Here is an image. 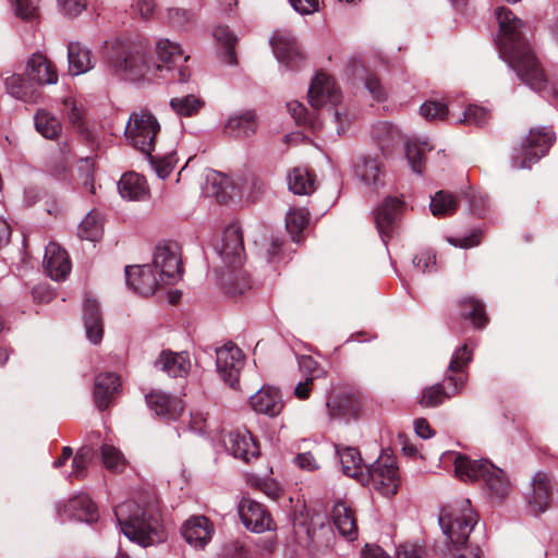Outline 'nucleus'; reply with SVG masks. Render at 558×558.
Wrapping results in <instances>:
<instances>
[{
	"instance_id": "1",
	"label": "nucleus",
	"mask_w": 558,
	"mask_h": 558,
	"mask_svg": "<svg viewBox=\"0 0 558 558\" xmlns=\"http://www.w3.org/2000/svg\"><path fill=\"white\" fill-rule=\"evenodd\" d=\"M496 17L499 25L496 45L500 57L515 71L524 84L541 92L546 85V76L525 36L526 24L505 7L496 10Z\"/></svg>"
},
{
	"instance_id": "2",
	"label": "nucleus",
	"mask_w": 558,
	"mask_h": 558,
	"mask_svg": "<svg viewBox=\"0 0 558 558\" xmlns=\"http://www.w3.org/2000/svg\"><path fill=\"white\" fill-rule=\"evenodd\" d=\"M476 522L477 517L471 509L470 500L462 501L459 507L441 510L439 524L448 541L442 553L445 558H481L480 547L466 545Z\"/></svg>"
},
{
	"instance_id": "3",
	"label": "nucleus",
	"mask_w": 558,
	"mask_h": 558,
	"mask_svg": "<svg viewBox=\"0 0 558 558\" xmlns=\"http://www.w3.org/2000/svg\"><path fill=\"white\" fill-rule=\"evenodd\" d=\"M114 517L121 532L142 547L166 539V531L157 511L141 509L133 502H124L116 507Z\"/></svg>"
},
{
	"instance_id": "4",
	"label": "nucleus",
	"mask_w": 558,
	"mask_h": 558,
	"mask_svg": "<svg viewBox=\"0 0 558 558\" xmlns=\"http://www.w3.org/2000/svg\"><path fill=\"white\" fill-rule=\"evenodd\" d=\"M107 64L118 77L130 81H155L163 77L161 64H151L146 52L137 47L119 45L107 57Z\"/></svg>"
},
{
	"instance_id": "5",
	"label": "nucleus",
	"mask_w": 558,
	"mask_h": 558,
	"mask_svg": "<svg viewBox=\"0 0 558 558\" xmlns=\"http://www.w3.org/2000/svg\"><path fill=\"white\" fill-rule=\"evenodd\" d=\"M341 93L336 81L326 73H317L308 89V101L315 109L330 106L332 117L337 123V132L341 134L349 124L345 110L340 107Z\"/></svg>"
},
{
	"instance_id": "6",
	"label": "nucleus",
	"mask_w": 558,
	"mask_h": 558,
	"mask_svg": "<svg viewBox=\"0 0 558 558\" xmlns=\"http://www.w3.org/2000/svg\"><path fill=\"white\" fill-rule=\"evenodd\" d=\"M362 485H371L374 490L385 497L395 496L400 486V474L397 459L383 451L378 459L366 468L361 477Z\"/></svg>"
},
{
	"instance_id": "7",
	"label": "nucleus",
	"mask_w": 558,
	"mask_h": 558,
	"mask_svg": "<svg viewBox=\"0 0 558 558\" xmlns=\"http://www.w3.org/2000/svg\"><path fill=\"white\" fill-rule=\"evenodd\" d=\"M555 142V135L549 129H532L519 147L512 154V167L517 169L530 168L537 162Z\"/></svg>"
},
{
	"instance_id": "8",
	"label": "nucleus",
	"mask_w": 558,
	"mask_h": 558,
	"mask_svg": "<svg viewBox=\"0 0 558 558\" xmlns=\"http://www.w3.org/2000/svg\"><path fill=\"white\" fill-rule=\"evenodd\" d=\"M160 125L154 114L147 110H138L130 116L125 128V136L131 145L144 155H149Z\"/></svg>"
},
{
	"instance_id": "9",
	"label": "nucleus",
	"mask_w": 558,
	"mask_h": 558,
	"mask_svg": "<svg viewBox=\"0 0 558 558\" xmlns=\"http://www.w3.org/2000/svg\"><path fill=\"white\" fill-rule=\"evenodd\" d=\"M156 53L158 64L162 66V78L178 80L181 83L189 81L191 72L187 66H179L178 63L183 60L187 61L189 56H183V50L179 44L169 39H159L156 44Z\"/></svg>"
},
{
	"instance_id": "10",
	"label": "nucleus",
	"mask_w": 558,
	"mask_h": 558,
	"mask_svg": "<svg viewBox=\"0 0 558 558\" xmlns=\"http://www.w3.org/2000/svg\"><path fill=\"white\" fill-rule=\"evenodd\" d=\"M153 269L161 283L174 284L182 277L179 247L175 243H163L156 246Z\"/></svg>"
},
{
	"instance_id": "11",
	"label": "nucleus",
	"mask_w": 558,
	"mask_h": 558,
	"mask_svg": "<svg viewBox=\"0 0 558 558\" xmlns=\"http://www.w3.org/2000/svg\"><path fill=\"white\" fill-rule=\"evenodd\" d=\"M244 362L245 356L242 350L232 342L216 349L217 372L221 379L232 388H235L239 384Z\"/></svg>"
},
{
	"instance_id": "12",
	"label": "nucleus",
	"mask_w": 558,
	"mask_h": 558,
	"mask_svg": "<svg viewBox=\"0 0 558 558\" xmlns=\"http://www.w3.org/2000/svg\"><path fill=\"white\" fill-rule=\"evenodd\" d=\"M238 512L244 526L254 533H263L275 529V522L270 513L258 501L242 498L238 506Z\"/></svg>"
},
{
	"instance_id": "13",
	"label": "nucleus",
	"mask_w": 558,
	"mask_h": 558,
	"mask_svg": "<svg viewBox=\"0 0 558 558\" xmlns=\"http://www.w3.org/2000/svg\"><path fill=\"white\" fill-rule=\"evenodd\" d=\"M404 208V202L389 196L375 209V225L385 244L392 236Z\"/></svg>"
},
{
	"instance_id": "14",
	"label": "nucleus",
	"mask_w": 558,
	"mask_h": 558,
	"mask_svg": "<svg viewBox=\"0 0 558 558\" xmlns=\"http://www.w3.org/2000/svg\"><path fill=\"white\" fill-rule=\"evenodd\" d=\"M216 250L226 266L236 269L243 263L244 246L242 232L239 226L231 225L222 233Z\"/></svg>"
},
{
	"instance_id": "15",
	"label": "nucleus",
	"mask_w": 558,
	"mask_h": 558,
	"mask_svg": "<svg viewBox=\"0 0 558 558\" xmlns=\"http://www.w3.org/2000/svg\"><path fill=\"white\" fill-rule=\"evenodd\" d=\"M270 45L279 63L290 70H295L301 65L304 57L289 31H276L270 39Z\"/></svg>"
},
{
	"instance_id": "16",
	"label": "nucleus",
	"mask_w": 558,
	"mask_h": 558,
	"mask_svg": "<svg viewBox=\"0 0 558 558\" xmlns=\"http://www.w3.org/2000/svg\"><path fill=\"white\" fill-rule=\"evenodd\" d=\"M468 375L459 373V375H448L445 381L448 384L449 389L446 390L440 384L426 387L420 399V404L424 408H435L441 404L446 399H450L459 395L465 383Z\"/></svg>"
},
{
	"instance_id": "17",
	"label": "nucleus",
	"mask_w": 558,
	"mask_h": 558,
	"mask_svg": "<svg viewBox=\"0 0 558 558\" xmlns=\"http://www.w3.org/2000/svg\"><path fill=\"white\" fill-rule=\"evenodd\" d=\"M125 277L128 286L136 293L148 296L151 295L161 283L159 276L150 265L128 266L125 267Z\"/></svg>"
},
{
	"instance_id": "18",
	"label": "nucleus",
	"mask_w": 558,
	"mask_h": 558,
	"mask_svg": "<svg viewBox=\"0 0 558 558\" xmlns=\"http://www.w3.org/2000/svg\"><path fill=\"white\" fill-rule=\"evenodd\" d=\"M24 74L35 86L57 84L59 77L54 64L41 52H35L29 57Z\"/></svg>"
},
{
	"instance_id": "19",
	"label": "nucleus",
	"mask_w": 558,
	"mask_h": 558,
	"mask_svg": "<svg viewBox=\"0 0 558 558\" xmlns=\"http://www.w3.org/2000/svg\"><path fill=\"white\" fill-rule=\"evenodd\" d=\"M213 523L204 515L190 518L182 525V535L186 543L196 549H203L211 539Z\"/></svg>"
},
{
	"instance_id": "20",
	"label": "nucleus",
	"mask_w": 558,
	"mask_h": 558,
	"mask_svg": "<svg viewBox=\"0 0 558 558\" xmlns=\"http://www.w3.org/2000/svg\"><path fill=\"white\" fill-rule=\"evenodd\" d=\"M43 264L47 275L56 281L65 279L71 270L66 252L53 242L46 246Z\"/></svg>"
},
{
	"instance_id": "21",
	"label": "nucleus",
	"mask_w": 558,
	"mask_h": 558,
	"mask_svg": "<svg viewBox=\"0 0 558 558\" xmlns=\"http://www.w3.org/2000/svg\"><path fill=\"white\" fill-rule=\"evenodd\" d=\"M146 402L150 410L166 420H177L183 411L182 400L163 391L149 392Z\"/></svg>"
},
{
	"instance_id": "22",
	"label": "nucleus",
	"mask_w": 558,
	"mask_h": 558,
	"mask_svg": "<svg viewBox=\"0 0 558 558\" xmlns=\"http://www.w3.org/2000/svg\"><path fill=\"white\" fill-rule=\"evenodd\" d=\"M226 446L235 458L245 462L259 456V446L247 430L231 432L226 440Z\"/></svg>"
},
{
	"instance_id": "23",
	"label": "nucleus",
	"mask_w": 558,
	"mask_h": 558,
	"mask_svg": "<svg viewBox=\"0 0 558 558\" xmlns=\"http://www.w3.org/2000/svg\"><path fill=\"white\" fill-rule=\"evenodd\" d=\"M329 414L333 417H356L361 410V397L356 391H342L327 401Z\"/></svg>"
},
{
	"instance_id": "24",
	"label": "nucleus",
	"mask_w": 558,
	"mask_h": 558,
	"mask_svg": "<svg viewBox=\"0 0 558 558\" xmlns=\"http://www.w3.org/2000/svg\"><path fill=\"white\" fill-rule=\"evenodd\" d=\"M331 519L339 534L348 541L357 538L359 530L354 511L345 501H337L331 510Z\"/></svg>"
},
{
	"instance_id": "25",
	"label": "nucleus",
	"mask_w": 558,
	"mask_h": 558,
	"mask_svg": "<svg viewBox=\"0 0 558 558\" xmlns=\"http://www.w3.org/2000/svg\"><path fill=\"white\" fill-rule=\"evenodd\" d=\"M251 405L257 413L276 416L281 413L283 401L278 389L264 386L251 397Z\"/></svg>"
},
{
	"instance_id": "26",
	"label": "nucleus",
	"mask_w": 558,
	"mask_h": 558,
	"mask_svg": "<svg viewBox=\"0 0 558 558\" xmlns=\"http://www.w3.org/2000/svg\"><path fill=\"white\" fill-rule=\"evenodd\" d=\"M121 387L120 378L114 373H102L96 376L94 400L100 411L106 410Z\"/></svg>"
},
{
	"instance_id": "27",
	"label": "nucleus",
	"mask_w": 558,
	"mask_h": 558,
	"mask_svg": "<svg viewBox=\"0 0 558 558\" xmlns=\"http://www.w3.org/2000/svg\"><path fill=\"white\" fill-rule=\"evenodd\" d=\"M551 485L549 476L537 472L532 483V493L527 496L529 508L534 513L544 512L550 502Z\"/></svg>"
},
{
	"instance_id": "28",
	"label": "nucleus",
	"mask_w": 558,
	"mask_h": 558,
	"mask_svg": "<svg viewBox=\"0 0 558 558\" xmlns=\"http://www.w3.org/2000/svg\"><path fill=\"white\" fill-rule=\"evenodd\" d=\"M489 461L486 459L471 460L461 453H453L454 474L462 482L482 480Z\"/></svg>"
},
{
	"instance_id": "29",
	"label": "nucleus",
	"mask_w": 558,
	"mask_h": 558,
	"mask_svg": "<svg viewBox=\"0 0 558 558\" xmlns=\"http://www.w3.org/2000/svg\"><path fill=\"white\" fill-rule=\"evenodd\" d=\"M335 448L337 456L340 459L343 474L361 483V477L365 474L368 465L363 463V459L357 448L342 445H336Z\"/></svg>"
},
{
	"instance_id": "30",
	"label": "nucleus",
	"mask_w": 558,
	"mask_h": 558,
	"mask_svg": "<svg viewBox=\"0 0 558 558\" xmlns=\"http://www.w3.org/2000/svg\"><path fill=\"white\" fill-rule=\"evenodd\" d=\"M58 511L87 523L97 519L96 506L86 494L74 496L63 505V508L58 506Z\"/></svg>"
},
{
	"instance_id": "31",
	"label": "nucleus",
	"mask_w": 558,
	"mask_h": 558,
	"mask_svg": "<svg viewBox=\"0 0 558 558\" xmlns=\"http://www.w3.org/2000/svg\"><path fill=\"white\" fill-rule=\"evenodd\" d=\"M156 366L170 377H183L191 368V361L186 353L162 351L156 361Z\"/></svg>"
},
{
	"instance_id": "32",
	"label": "nucleus",
	"mask_w": 558,
	"mask_h": 558,
	"mask_svg": "<svg viewBox=\"0 0 558 558\" xmlns=\"http://www.w3.org/2000/svg\"><path fill=\"white\" fill-rule=\"evenodd\" d=\"M83 320L88 340L99 343L104 335L102 319L96 300L86 298L83 308Z\"/></svg>"
},
{
	"instance_id": "33",
	"label": "nucleus",
	"mask_w": 558,
	"mask_h": 558,
	"mask_svg": "<svg viewBox=\"0 0 558 558\" xmlns=\"http://www.w3.org/2000/svg\"><path fill=\"white\" fill-rule=\"evenodd\" d=\"M118 190L128 201H143L149 191L145 178L135 172L124 173L118 182Z\"/></svg>"
},
{
	"instance_id": "34",
	"label": "nucleus",
	"mask_w": 558,
	"mask_h": 558,
	"mask_svg": "<svg viewBox=\"0 0 558 558\" xmlns=\"http://www.w3.org/2000/svg\"><path fill=\"white\" fill-rule=\"evenodd\" d=\"M482 481L490 495L496 498H505L511 490L507 474L490 461L486 466Z\"/></svg>"
},
{
	"instance_id": "35",
	"label": "nucleus",
	"mask_w": 558,
	"mask_h": 558,
	"mask_svg": "<svg viewBox=\"0 0 558 558\" xmlns=\"http://www.w3.org/2000/svg\"><path fill=\"white\" fill-rule=\"evenodd\" d=\"M5 88L9 95L22 101H35L38 89L25 74H12L5 78Z\"/></svg>"
},
{
	"instance_id": "36",
	"label": "nucleus",
	"mask_w": 558,
	"mask_h": 558,
	"mask_svg": "<svg viewBox=\"0 0 558 558\" xmlns=\"http://www.w3.org/2000/svg\"><path fill=\"white\" fill-rule=\"evenodd\" d=\"M257 130L253 112L230 116L225 124V132L234 138H245L253 135Z\"/></svg>"
},
{
	"instance_id": "37",
	"label": "nucleus",
	"mask_w": 558,
	"mask_h": 558,
	"mask_svg": "<svg viewBox=\"0 0 558 558\" xmlns=\"http://www.w3.org/2000/svg\"><path fill=\"white\" fill-rule=\"evenodd\" d=\"M69 71L73 75L88 72L95 65L89 49L80 43H71L68 46Z\"/></svg>"
},
{
	"instance_id": "38",
	"label": "nucleus",
	"mask_w": 558,
	"mask_h": 558,
	"mask_svg": "<svg viewBox=\"0 0 558 558\" xmlns=\"http://www.w3.org/2000/svg\"><path fill=\"white\" fill-rule=\"evenodd\" d=\"M372 135L384 154H389L401 142L399 130L385 121L378 122L373 126Z\"/></svg>"
},
{
	"instance_id": "39",
	"label": "nucleus",
	"mask_w": 558,
	"mask_h": 558,
	"mask_svg": "<svg viewBox=\"0 0 558 558\" xmlns=\"http://www.w3.org/2000/svg\"><path fill=\"white\" fill-rule=\"evenodd\" d=\"M354 173L365 185L376 186L380 181L381 165L377 158L363 156L355 163Z\"/></svg>"
},
{
	"instance_id": "40",
	"label": "nucleus",
	"mask_w": 558,
	"mask_h": 558,
	"mask_svg": "<svg viewBox=\"0 0 558 558\" xmlns=\"http://www.w3.org/2000/svg\"><path fill=\"white\" fill-rule=\"evenodd\" d=\"M290 191L299 195H307L315 191V175L306 168L296 167L288 177Z\"/></svg>"
},
{
	"instance_id": "41",
	"label": "nucleus",
	"mask_w": 558,
	"mask_h": 558,
	"mask_svg": "<svg viewBox=\"0 0 558 558\" xmlns=\"http://www.w3.org/2000/svg\"><path fill=\"white\" fill-rule=\"evenodd\" d=\"M432 149L433 146L426 141H412L407 144L405 156L414 173H423L426 154Z\"/></svg>"
},
{
	"instance_id": "42",
	"label": "nucleus",
	"mask_w": 558,
	"mask_h": 558,
	"mask_svg": "<svg viewBox=\"0 0 558 558\" xmlns=\"http://www.w3.org/2000/svg\"><path fill=\"white\" fill-rule=\"evenodd\" d=\"M34 121L37 132L46 138L54 140L61 134V122L47 110H38L34 117Z\"/></svg>"
},
{
	"instance_id": "43",
	"label": "nucleus",
	"mask_w": 558,
	"mask_h": 558,
	"mask_svg": "<svg viewBox=\"0 0 558 558\" xmlns=\"http://www.w3.org/2000/svg\"><path fill=\"white\" fill-rule=\"evenodd\" d=\"M308 215L305 208H292L288 211L286 227L293 241L300 242V235L310 222Z\"/></svg>"
},
{
	"instance_id": "44",
	"label": "nucleus",
	"mask_w": 558,
	"mask_h": 558,
	"mask_svg": "<svg viewBox=\"0 0 558 558\" xmlns=\"http://www.w3.org/2000/svg\"><path fill=\"white\" fill-rule=\"evenodd\" d=\"M213 36L218 45L225 49V62L233 65L236 64L234 53V45L236 37L231 33L228 26H217L214 29Z\"/></svg>"
},
{
	"instance_id": "45",
	"label": "nucleus",
	"mask_w": 558,
	"mask_h": 558,
	"mask_svg": "<svg viewBox=\"0 0 558 558\" xmlns=\"http://www.w3.org/2000/svg\"><path fill=\"white\" fill-rule=\"evenodd\" d=\"M430 211L435 217L452 215L458 207L457 198L445 191L437 192L430 201Z\"/></svg>"
},
{
	"instance_id": "46",
	"label": "nucleus",
	"mask_w": 558,
	"mask_h": 558,
	"mask_svg": "<svg viewBox=\"0 0 558 558\" xmlns=\"http://www.w3.org/2000/svg\"><path fill=\"white\" fill-rule=\"evenodd\" d=\"M102 234V220L98 213L90 211L78 227L80 238L88 241H97Z\"/></svg>"
},
{
	"instance_id": "47",
	"label": "nucleus",
	"mask_w": 558,
	"mask_h": 558,
	"mask_svg": "<svg viewBox=\"0 0 558 558\" xmlns=\"http://www.w3.org/2000/svg\"><path fill=\"white\" fill-rule=\"evenodd\" d=\"M221 283L230 295L242 294L251 288L250 281L242 271H229L222 275Z\"/></svg>"
},
{
	"instance_id": "48",
	"label": "nucleus",
	"mask_w": 558,
	"mask_h": 558,
	"mask_svg": "<svg viewBox=\"0 0 558 558\" xmlns=\"http://www.w3.org/2000/svg\"><path fill=\"white\" fill-rule=\"evenodd\" d=\"M461 313L465 318L471 319L475 327H483L487 323L484 305L473 298L461 301Z\"/></svg>"
},
{
	"instance_id": "49",
	"label": "nucleus",
	"mask_w": 558,
	"mask_h": 558,
	"mask_svg": "<svg viewBox=\"0 0 558 558\" xmlns=\"http://www.w3.org/2000/svg\"><path fill=\"white\" fill-rule=\"evenodd\" d=\"M204 102L195 95L175 97L170 100L172 110L182 117H192L203 107Z\"/></svg>"
},
{
	"instance_id": "50",
	"label": "nucleus",
	"mask_w": 558,
	"mask_h": 558,
	"mask_svg": "<svg viewBox=\"0 0 558 558\" xmlns=\"http://www.w3.org/2000/svg\"><path fill=\"white\" fill-rule=\"evenodd\" d=\"M396 558H429V551L423 541H405L397 547Z\"/></svg>"
},
{
	"instance_id": "51",
	"label": "nucleus",
	"mask_w": 558,
	"mask_h": 558,
	"mask_svg": "<svg viewBox=\"0 0 558 558\" xmlns=\"http://www.w3.org/2000/svg\"><path fill=\"white\" fill-rule=\"evenodd\" d=\"M490 118V113L483 107L476 105H469L462 113V117L458 118L459 123L473 124L481 126L485 124Z\"/></svg>"
},
{
	"instance_id": "52",
	"label": "nucleus",
	"mask_w": 558,
	"mask_h": 558,
	"mask_svg": "<svg viewBox=\"0 0 558 558\" xmlns=\"http://www.w3.org/2000/svg\"><path fill=\"white\" fill-rule=\"evenodd\" d=\"M150 161L151 167L154 168L156 174L160 179H166L172 172L177 158L174 153L167 154L162 157L153 156L151 153L146 155Z\"/></svg>"
},
{
	"instance_id": "53",
	"label": "nucleus",
	"mask_w": 558,
	"mask_h": 558,
	"mask_svg": "<svg viewBox=\"0 0 558 558\" xmlns=\"http://www.w3.org/2000/svg\"><path fill=\"white\" fill-rule=\"evenodd\" d=\"M101 458L104 465L114 472L121 471L125 464V459L121 451L111 445H102Z\"/></svg>"
},
{
	"instance_id": "54",
	"label": "nucleus",
	"mask_w": 558,
	"mask_h": 558,
	"mask_svg": "<svg viewBox=\"0 0 558 558\" xmlns=\"http://www.w3.org/2000/svg\"><path fill=\"white\" fill-rule=\"evenodd\" d=\"M233 184L239 189L241 195L253 198L254 194L260 192L264 186L260 179L254 173H246L239 177Z\"/></svg>"
},
{
	"instance_id": "55",
	"label": "nucleus",
	"mask_w": 558,
	"mask_h": 558,
	"mask_svg": "<svg viewBox=\"0 0 558 558\" xmlns=\"http://www.w3.org/2000/svg\"><path fill=\"white\" fill-rule=\"evenodd\" d=\"M17 17L31 21L38 15L39 0H10Z\"/></svg>"
},
{
	"instance_id": "56",
	"label": "nucleus",
	"mask_w": 558,
	"mask_h": 558,
	"mask_svg": "<svg viewBox=\"0 0 558 558\" xmlns=\"http://www.w3.org/2000/svg\"><path fill=\"white\" fill-rule=\"evenodd\" d=\"M82 185L88 194H95L94 161L90 158L82 159L78 166Z\"/></svg>"
},
{
	"instance_id": "57",
	"label": "nucleus",
	"mask_w": 558,
	"mask_h": 558,
	"mask_svg": "<svg viewBox=\"0 0 558 558\" xmlns=\"http://www.w3.org/2000/svg\"><path fill=\"white\" fill-rule=\"evenodd\" d=\"M448 112V106L439 101H425L420 108V113L427 120H441Z\"/></svg>"
},
{
	"instance_id": "58",
	"label": "nucleus",
	"mask_w": 558,
	"mask_h": 558,
	"mask_svg": "<svg viewBox=\"0 0 558 558\" xmlns=\"http://www.w3.org/2000/svg\"><path fill=\"white\" fill-rule=\"evenodd\" d=\"M472 360V352L468 348L466 344L457 349L451 357L448 369L451 372V375H456L454 373L461 372L463 367H465Z\"/></svg>"
},
{
	"instance_id": "59",
	"label": "nucleus",
	"mask_w": 558,
	"mask_h": 558,
	"mask_svg": "<svg viewBox=\"0 0 558 558\" xmlns=\"http://www.w3.org/2000/svg\"><path fill=\"white\" fill-rule=\"evenodd\" d=\"M66 117L70 123L80 132L84 131L83 110L77 106L73 98H66L63 101Z\"/></svg>"
},
{
	"instance_id": "60",
	"label": "nucleus",
	"mask_w": 558,
	"mask_h": 558,
	"mask_svg": "<svg viewBox=\"0 0 558 558\" xmlns=\"http://www.w3.org/2000/svg\"><path fill=\"white\" fill-rule=\"evenodd\" d=\"M92 458V449L84 447L81 448L72 461L73 471L70 474V477L74 476L76 478H81L84 476V472L87 468V464Z\"/></svg>"
},
{
	"instance_id": "61",
	"label": "nucleus",
	"mask_w": 558,
	"mask_h": 558,
	"mask_svg": "<svg viewBox=\"0 0 558 558\" xmlns=\"http://www.w3.org/2000/svg\"><path fill=\"white\" fill-rule=\"evenodd\" d=\"M57 3L68 17H75L86 9V0H57Z\"/></svg>"
},
{
	"instance_id": "62",
	"label": "nucleus",
	"mask_w": 558,
	"mask_h": 558,
	"mask_svg": "<svg viewBox=\"0 0 558 558\" xmlns=\"http://www.w3.org/2000/svg\"><path fill=\"white\" fill-rule=\"evenodd\" d=\"M414 266L422 272H430L436 265V256L430 251H422L413 259Z\"/></svg>"
},
{
	"instance_id": "63",
	"label": "nucleus",
	"mask_w": 558,
	"mask_h": 558,
	"mask_svg": "<svg viewBox=\"0 0 558 558\" xmlns=\"http://www.w3.org/2000/svg\"><path fill=\"white\" fill-rule=\"evenodd\" d=\"M288 111L298 124L307 123V110L303 104L293 100L287 104Z\"/></svg>"
},
{
	"instance_id": "64",
	"label": "nucleus",
	"mask_w": 558,
	"mask_h": 558,
	"mask_svg": "<svg viewBox=\"0 0 558 558\" xmlns=\"http://www.w3.org/2000/svg\"><path fill=\"white\" fill-rule=\"evenodd\" d=\"M292 8L300 14H312L318 10V0H289Z\"/></svg>"
}]
</instances>
